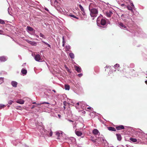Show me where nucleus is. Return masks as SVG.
<instances>
[{"label":"nucleus","instance_id":"1","mask_svg":"<svg viewBox=\"0 0 147 147\" xmlns=\"http://www.w3.org/2000/svg\"><path fill=\"white\" fill-rule=\"evenodd\" d=\"M94 5L93 3H91L89 6V10L90 12V15L92 17H96L98 14V10L97 9L94 8Z\"/></svg>","mask_w":147,"mask_h":147},{"label":"nucleus","instance_id":"2","mask_svg":"<svg viewBox=\"0 0 147 147\" xmlns=\"http://www.w3.org/2000/svg\"><path fill=\"white\" fill-rule=\"evenodd\" d=\"M113 14L112 12L111 11H107L105 13L106 16L109 18L111 17Z\"/></svg>","mask_w":147,"mask_h":147},{"label":"nucleus","instance_id":"3","mask_svg":"<svg viewBox=\"0 0 147 147\" xmlns=\"http://www.w3.org/2000/svg\"><path fill=\"white\" fill-rule=\"evenodd\" d=\"M74 68L78 72H81V69L80 67L75 65L74 66Z\"/></svg>","mask_w":147,"mask_h":147},{"label":"nucleus","instance_id":"4","mask_svg":"<svg viewBox=\"0 0 147 147\" xmlns=\"http://www.w3.org/2000/svg\"><path fill=\"white\" fill-rule=\"evenodd\" d=\"M53 132L50 129L49 131H47V135L49 137H50L52 136Z\"/></svg>","mask_w":147,"mask_h":147},{"label":"nucleus","instance_id":"5","mask_svg":"<svg viewBox=\"0 0 147 147\" xmlns=\"http://www.w3.org/2000/svg\"><path fill=\"white\" fill-rule=\"evenodd\" d=\"M7 59L5 56L0 57V61L1 62H4L6 61Z\"/></svg>","mask_w":147,"mask_h":147},{"label":"nucleus","instance_id":"6","mask_svg":"<svg viewBox=\"0 0 147 147\" xmlns=\"http://www.w3.org/2000/svg\"><path fill=\"white\" fill-rule=\"evenodd\" d=\"M106 23V21L104 19H101V20H100V24L102 25L105 26Z\"/></svg>","mask_w":147,"mask_h":147},{"label":"nucleus","instance_id":"7","mask_svg":"<svg viewBox=\"0 0 147 147\" xmlns=\"http://www.w3.org/2000/svg\"><path fill=\"white\" fill-rule=\"evenodd\" d=\"M92 133H93L94 135H98V134H100L98 131L96 129H93V131H92Z\"/></svg>","mask_w":147,"mask_h":147},{"label":"nucleus","instance_id":"8","mask_svg":"<svg viewBox=\"0 0 147 147\" xmlns=\"http://www.w3.org/2000/svg\"><path fill=\"white\" fill-rule=\"evenodd\" d=\"M35 60L37 61H39L40 60V55L39 54L35 55V57H34Z\"/></svg>","mask_w":147,"mask_h":147},{"label":"nucleus","instance_id":"9","mask_svg":"<svg viewBox=\"0 0 147 147\" xmlns=\"http://www.w3.org/2000/svg\"><path fill=\"white\" fill-rule=\"evenodd\" d=\"M116 129L117 130H121L122 129H124V127L123 125H120L119 126L116 127Z\"/></svg>","mask_w":147,"mask_h":147},{"label":"nucleus","instance_id":"10","mask_svg":"<svg viewBox=\"0 0 147 147\" xmlns=\"http://www.w3.org/2000/svg\"><path fill=\"white\" fill-rule=\"evenodd\" d=\"M11 85L12 86L15 88L16 87L17 85V82L14 81H12L11 82Z\"/></svg>","mask_w":147,"mask_h":147},{"label":"nucleus","instance_id":"11","mask_svg":"<svg viewBox=\"0 0 147 147\" xmlns=\"http://www.w3.org/2000/svg\"><path fill=\"white\" fill-rule=\"evenodd\" d=\"M24 100L22 99H19L18 100H17V101H16V102L18 103H19L20 104H23L24 103Z\"/></svg>","mask_w":147,"mask_h":147},{"label":"nucleus","instance_id":"12","mask_svg":"<svg viewBox=\"0 0 147 147\" xmlns=\"http://www.w3.org/2000/svg\"><path fill=\"white\" fill-rule=\"evenodd\" d=\"M75 133L78 136H80L82 135V133L80 131H75Z\"/></svg>","mask_w":147,"mask_h":147},{"label":"nucleus","instance_id":"13","mask_svg":"<svg viewBox=\"0 0 147 147\" xmlns=\"http://www.w3.org/2000/svg\"><path fill=\"white\" fill-rule=\"evenodd\" d=\"M108 129L109 130V131H116L114 127H107Z\"/></svg>","mask_w":147,"mask_h":147},{"label":"nucleus","instance_id":"14","mask_svg":"<svg viewBox=\"0 0 147 147\" xmlns=\"http://www.w3.org/2000/svg\"><path fill=\"white\" fill-rule=\"evenodd\" d=\"M28 42L33 46H35L36 45V43L34 42H32L31 41H28Z\"/></svg>","mask_w":147,"mask_h":147},{"label":"nucleus","instance_id":"15","mask_svg":"<svg viewBox=\"0 0 147 147\" xmlns=\"http://www.w3.org/2000/svg\"><path fill=\"white\" fill-rule=\"evenodd\" d=\"M21 72L22 74L24 75H26V74L27 72V70L24 69H22V70H21Z\"/></svg>","mask_w":147,"mask_h":147},{"label":"nucleus","instance_id":"16","mask_svg":"<svg viewBox=\"0 0 147 147\" xmlns=\"http://www.w3.org/2000/svg\"><path fill=\"white\" fill-rule=\"evenodd\" d=\"M26 29H27V30L30 31H33L34 30L30 26H27L26 27Z\"/></svg>","mask_w":147,"mask_h":147},{"label":"nucleus","instance_id":"17","mask_svg":"<svg viewBox=\"0 0 147 147\" xmlns=\"http://www.w3.org/2000/svg\"><path fill=\"white\" fill-rule=\"evenodd\" d=\"M119 26H120L121 27L125 28H126L125 26L123 24V23L121 22L119 23Z\"/></svg>","mask_w":147,"mask_h":147},{"label":"nucleus","instance_id":"18","mask_svg":"<svg viewBox=\"0 0 147 147\" xmlns=\"http://www.w3.org/2000/svg\"><path fill=\"white\" fill-rule=\"evenodd\" d=\"M117 137V140L119 141H120L121 139V135L119 134H116Z\"/></svg>","mask_w":147,"mask_h":147},{"label":"nucleus","instance_id":"19","mask_svg":"<svg viewBox=\"0 0 147 147\" xmlns=\"http://www.w3.org/2000/svg\"><path fill=\"white\" fill-rule=\"evenodd\" d=\"M114 67L116 69H119L120 68L119 67V65L118 64H116L114 66Z\"/></svg>","mask_w":147,"mask_h":147},{"label":"nucleus","instance_id":"20","mask_svg":"<svg viewBox=\"0 0 147 147\" xmlns=\"http://www.w3.org/2000/svg\"><path fill=\"white\" fill-rule=\"evenodd\" d=\"M130 140L134 142H136L137 139L134 138H130Z\"/></svg>","mask_w":147,"mask_h":147},{"label":"nucleus","instance_id":"21","mask_svg":"<svg viewBox=\"0 0 147 147\" xmlns=\"http://www.w3.org/2000/svg\"><path fill=\"white\" fill-rule=\"evenodd\" d=\"M64 67H65V69H66L67 71V72L71 73L70 70L67 67L66 65H64Z\"/></svg>","mask_w":147,"mask_h":147},{"label":"nucleus","instance_id":"22","mask_svg":"<svg viewBox=\"0 0 147 147\" xmlns=\"http://www.w3.org/2000/svg\"><path fill=\"white\" fill-rule=\"evenodd\" d=\"M55 135L57 137V139H59L58 137H59L60 135V133L58 132H57L56 133H55Z\"/></svg>","mask_w":147,"mask_h":147},{"label":"nucleus","instance_id":"23","mask_svg":"<svg viewBox=\"0 0 147 147\" xmlns=\"http://www.w3.org/2000/svg\"><path fill=\"white\" fill-rule=\"evenodd\" d=\"M65 90H69V86L68 85L65 84Z\"/></svg>","mask_w":147,"mask_h":147},{"label":"nucleus","instance_id":"24","mask_svg":"<svg viewBox=\"0 0 147 147\" xmlns=\"http://www.w3.org/2000/svg\"><path fill=\"white\" fill-rule=\"evenodd\" d=\"M69 56L71 59H74V54L71 53L69 54Z\"/></svg>","mask_w":147,"mask_h":147},{"label":"nucleus","instance_id":"25","mask_svg":"<svg viewBox=\"0 0 147 147\" xmlns=\"http://www.w3.org/2000/svg\"><path fill=\"white\" fill-rule=\"evenodd\" d=\"M127 8L128 9V10L130 11H132V7H131V6H127Z\"/></svg>","mask_w":147,"mask_h":147},{"label":"nucleus","instance_id":"26","mask_svg":"<svg viewBox=\"0 0 147 147\" xmlns=\"http://www.w3.org/2000/svg\"><path fill=\"white\" fill-rule=\"evenodd\" d=\"M79 8H80V10H81V11H83L84 10V9L83 8V7L81 5H79Z\"/></svg>","mask_w":147,"mask_h":147},{"label":"nucleus","instance_id":"27","mask_svg":"<svg viewBox=\"0 0 147 147\" xmlns=\"http://www.w3.org/2000/svg\"><path fill=\"white\" fill-rule=\"evenodd\" d=\"M3 82V78H0V84H2Z\"/></svg>","mask_w":147,"mask_h":147},{"label":"nucleus","instance_id":"28","mask_svg":"<svg viewBox=\"0 0 147 147\" xmlns=\"http://www.w3.org/2000/svg\"><path fill=\"white\" fill-rule=\"evenodd\" d=\"M5 107V105L2 104H0V109L3 108Z\"/></svg>","mask_w":147,"mask_h":147},{"label":"nucleus","instance_id":"29","mask_svg":"<svg viewBox=\"0 0 147 147\" xmlns=\"http://www.w3.org/2000/svg\"><path fill=\"white\" fill-rule=\"evenodd\" d=\"M65 48H66V50L67 51H69V50L70 48V46L69 45H66L65 46Z\"/></svg>","mask_w":147,"mask_h":147},{"label":"nucleus","instance_id":"30","mask_svg":"<svg viewBox=\"0 0 147 147\" xmlns=\"http://www.w3.org/2000/svg\"><path fill=\"white\" fill-rule=\"evenodd\" d=\"M53 2H54V3H54V4L55 5H57V4L58 3V2L56 0H55L54 1H51V2L52 3H53Z\"/></svg>","mask_w":147,"mask_h":147},{"label":"nucleus","instance_id":"31","mask_svg":"<svg viewBox=\"0 0 147 147\" xmlns=\"http://www.w3.org/2000/svg\"><path fill=\"white\" fill-rule=\"evenodd\" d=\"M0 24H5V22L3 20L0 19Z\"/></svg>","mask_w":147,"mask_h":147},{"label":"nucleus","instance_id":"32","mask_svg":"<svg viewBox=\"0 0 147 147\" xmlns=\"http://www.w3.org/2000/svg\"><path fill=\"white\" fill-rule=\"evenodd\" d=\"M13 102V101L12 100H9V101H8V104H9L10 105H11L12 104Z\"/></svg>","mask_w":147,"mask_h":147},{"label":"nucleus","instance_id":"33","mask_svg":"<svg viewBox=\"0 0 147 147\" xmlns=\"http://www.w3.org/2000/svg\"><path fill=\"white\" fill-rule=\"evenodd\" d=\"M65 40L64 39V36L62 37V43L63 44H65Z\"/></svg>","mask_w":147,"mask_h":147},{"label":"nucleus","instance_id":"34","mask_svg":"<svg viewBox=\"0 0 147 147\" xmlns=\"http://www.w3.org/2000/svg\"><path fill=\"white\" fill-rule=\"evenodd\" d=\"M40 35V37H42V38H44V37H45V36L41 33H40V35Z\"/></svg>","mask_w":147,"mask_h":147},{"label":"nucleus","instance_id":"35","mask_svg":"<svg viewBox=\"0 0 147 147\" xmlns=\"http://www.w3.org/2000/svg\"><path fill=\"white\" fill-rule=\"evenodd\" d=\"M69 16L70 17H72L73 18H76V17L74 15H73V14L69 15Z\"/></svg>","mask_w":147,"mask_h":147},{"label":"nucleus","instance_id":"36","mask_svg":"<svg viewBox=\"0 0 147 147\" xmlns=\"http://www.w3.org/2000/svg\"><path fill=\"white\" fill-rule=\"evenodd\" d=\"M82 11V14L83 16H85L86 15V13H85V12L84 11Z\"/></svg>","mask_w":147,"mask_h":147},{"label":"nucleus","instance_id":"37","mask_svg":"<svg viewBox=\"0 0 147 147\" xmlns=\"http://www.w3.org/2000/svg\"><path fill=\"white\" fill-rule=\"evenodd\" d=\"M46 45H47V47H48V48H51V45H50L47 43Z\"/></svg>","mask_w":147,"mask_h":147},{"label":"nucleus","instance_id":"38","mask_svg":"<svg viewBox=\"0 0 147 147\" xmlns=\"http://www.w3.org/2000/svg\"><path fill=\"white\" fill-rule=\"evenodd\" d=\"M78 77H81L82 76V74H78Z\"/></svg>","mask_w":147,"mask_h":147},{"label":"nucleus","instance_id":"39","mask_svg":"<svg viewBox=\"0 0 147 147\" xmlns=\"http://www.w3.org/2000/svg\"><path fill=\"white\" fill-rule=\"evenodd\" d=\"M51 48L48 47V48H47V49H48L49 52L51 51Z\"/></svg>","mask_w":147,"mask_h":147},{"label":"nucleus","instance_id":"40","mask_svg":"<svg viewBox=\"0 0 147 147\" xmlns=\"http://www.w3.org/2000/svg\"><path fill=\"white\" fill-rule=\"evenodd\" d=\"M121 5L122 7L124 6L125 7H126L127 6L124 4H122Z\"/></svg>","mask_w":147,"mask_h":147},{"label":"nucleus","instance_id":"41","mask_svg":"<svg viewBox=\"0 0 147 147\" xmlns=\"http://www.w3.org/2000/svg\"><path fill=\"white\" fill-rule=\"evenodd\" d=\"M45 103H46V102H42V103H40L38 104V105H42V104H45Z\"/></svg>","mask_w":147,"mask_h":147},{"label":"nucleus","instance_id":"42","mask_svg":"<svg viewBox=\"0 0 147 147\" xmlns=\"http://www.w3.org/2000/svg\"><path fill=\"white\" fill-rule=\"evenodd\" d=\"M68 120V121H69V122H74V121H72L71 120H70V119H68L67 120Z\"/></svg>","mask_w":147,"mask_h":147},{"label":"nucleus","instance_id":"43","mask_svg":"<svg viewBox=\"0 0 147 147\" xmlns=\"http://www.w3.org/2000/svg\"><path fill=\"white\" fill-rule=\"evenodd\" d=\"M130 5H131V6H132V7H134V4L132 3H131Z\"/></svg>","mask_w":147,"mask_h":147},{"label":"nucleus","instance_id":"44","mask_svg":"<svg viewBox=\"0 0 147 147\" xmlns=\"http://www.w3.org/2000/svg\"><path fill=\"white\" fill-rule=\"evenodd\" d=\"M58 116L59 118H60L61 117V116L60 115H58Z\"/></svg>","mask_w":147,"mask_h":147},{"label":"nucleus","instance_id":"45","mask_svg":"<svg viewBox=\"0 0 147 147\" xmlns=\"http://www.w3.org/2000/svg\"><path fill=\"white\" fill-rule=\"evenodd\" d=\"M87 109H91V108L90 107H88Z\"/></svg>","mask_w":147,"mask_h":147},{"label":"nucleus","instance_id":"46","mask_svg":"<svg viewBox=\"0 0 147 147\" xmlns=\"http://www.w3.org/2000/svg\"><path fill=\"white\" fill-rule=\"evenodd\" d=\"M76 105H77L78 106H79V102H78L77 103H76Z\"/></svg>","mask_w":147,"mask_h":147},{"label":"nucleus","instance_id":"47","mask_svg":"<svg viewBox=\"0 0 147 147\" xmlns=\"http://www.w3.org/2000/svg\"><path fill=\"white\" fill-rule=\"evenodd\" d=\"M41 135H42V137H45V136H44V134H42V133H41Z\"/></svg>","mask_w":147,"mask_h":147},{"label":"nucleus","instance_id":"48","mask_svg":"<svg viewBox=\"0 0 147 147\" xmlns=\"http://www.w3.org/2000/svg\"><path fill=\"white\" fill-rule=\"evenodd\" d=\"M49 106V107H47V108H48L50 109V106H49H49Z\"/></svg>","mask_w":147,"mask_h":147},{"label":"nucleus","instance_id":"49","mask_svg":"<svg viewBox=\"0 0 147 147\" xmlns=\"http://www.w3.org/2000/svg\"><path fill=\"white\" fill-rule=\"evenodd\" d=\"M145 83L147 85V80L145 82Z\"/></svg>","mask_w":147,"mask_h":147},{"label":"nucleus","instance_id":"50","mask_svg":"<svg viewBox=\"0 0 147 147\" xmlns=\"http://www.w3.org/2000/svg\"><path fill=\"white\" fill-rule=\"evenodd\" d=\"M74 18H75L77 19H78V17H74Z\"/></svg>","mask_w":147,"mask_h":147},{"label":"nucleus","instance_id":"51","mask_svg":"<svg viewBox=\"0 0 147 147\" xmlns=\"http://www.w3.org/2000/svg\"><path fill=\"white\" fill-rule=\"evenodd\" d=\"M64 45H65V44L63 43L62 46L63 47H64Z\"/></svg>","mask_w":147,"mask_h":147},{"label":"nucleus","instance_id":"52","mask_svg":"<svg viewBox=\"0 0 147 147\" xmlns=\"http://www.w3.org/2000/svg\"><path fill=\"white\" fill-rule=\"evenodd\" d=\"M82 113H85V111H84Z\"/></svg>","mask_w":147,"mask_h":147},{"label":"nucleus","instance_id":"53","mask_svg":"<svg viewBox=\"0 0 147 147\" xmlns=\"http://www.w3.org/2000/svg\"><path fill=\"white\" fill-rule=\"evenodd\" d=\"M36 103V102H32V104H35Z\"/></svg>","mask_w":147,"mask_h":147},{"label":"nucleus","instance_id":"54","mask_svg":"<svg viewBox=\"0 0 147 147\" xmlns=\"http://www.w3.org/2000/svg\"><path fill=\"white\" fill-rule=\"evenodd\" d=\"M53 92H55V90H53Z\"/></svg>","mask_w":147,"mask_h":147},{"label":"nucleus","instance_id":"55","mask_svg":"<svg viewBox=\"0 0 147 147\" xmlns=\"http://www.w3.org/2000/svg\"><path fill=\"white\" fill-rule=\"evenodd\" d=\"M46 104H48V105H49V103H48V102H46Z\"/></svg>","mask_w":147,"mask_h":147},{"label":"nucleus","instance_id":"56","mask_svg":"<svg viewBox=\"0 0 147 147\" xmlns=\"http://www.w3.org/2000/svg\"><path fill=\"white\" fill-rule=\"evenodd\" d=\"M46 11H48V9H46Z\"/></svg>","mask_w":147,"mask_h":147},{"label":"nucleus","instance_id":"57","mask_svg":"<svg viewBox=\"0 0 147 147\" xmlns=\"http://www.w3.org/2000/svg\"><path fill=\"white\" fill-rule=\"evenodd\" d=\"M100 138V139H101V138H101V137H99V138Z\"/></svg>","mask_w":147,"mask_h":147},{"label":"nucleus","instance_id":"58","mask_svg":"<svg viewBox=\"0 0 147 147\" xmlns=\"http://www.w3.org/2000/svg\"><path fill=\"white\" fill-rule=\"evenodd\" d=\"M64 109H65V106H64Z\"/></svg>","mask_w":147,"mask_h":147},{"label":"nucleus","instance_id":"59","mask_svg":"<svg viewBox=\"0 0 147 147\" xmlns=\"http://www.w3.org/2000/svg\"><path fill=\"white\" fill-rule=\"evenodd\" d=\"M63 104H64V105H65V103H64V102H63Z\"/></svg>","mask_w":147,"mask_h":147},{"label":"nucleus","instance_id":"60","mask_svg":"<svg viewBox=\"0 0 147 147\" xmlns=\"http://www.w3.org/2000/svg\"><path fill=\"white\" fill-rule=\"evenodd\" d=\"M92 141L94 142L95 141H94L93 140H92Z\"/></svg>","mask_w":147,"mask_h":147},{"label":"nucleus","instance_id":"61","mask_svg":"<svg viewBox=\"0 0 147 147\" xmlns=\"http://www.w3.org/2000/svg\"><path fill=\"white\" fill-rule=\"evenodd\" d=\"M45 9L46 10V8H45Z\"/></svg>","mask_w":147,"mask_h":147},{"label":"nucleus","instance_id":"62","mask_svg":"<svg viewBox=\"0 0 147 147\" xmlns=\"http://www.w3.org/2000/svg\"><path fill=\"white\" fill-rule=\"evenodd\" d=\"M44 133H45V131H44Z\"/></svg>","mask_w":147,"mask_h":147}]
</instances>
